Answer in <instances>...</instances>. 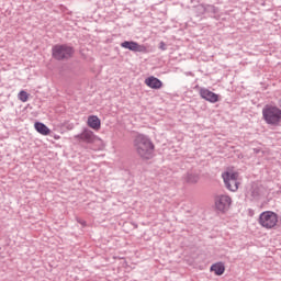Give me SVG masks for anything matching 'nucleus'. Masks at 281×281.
Segmentation results:
<instances>
[{
	"label": "nucleus",
	"mask_w": 281,
	"mask_h": 281,
	"mask_svg": "<svg viewBox=\"0 0 281 281\" xmlns=\"http://www.w3.org/2000/svg\"><path fill=\"white\" fill-rule=\"evenodd\" d=\"M134 148L142 159H153L155 145L148 136L138 134L134 139Z\"/></svg>",
	"instance_id": "1"
},
{
	"label": "nucleus",
	"mask_w": 281,
	"mask_h": 281,
	"mask_svg": "<svg viewBox=\"0 0 281 281\" xmlns=\"http://www.w3.org/2000/svg\"><path fill=\"white\" fill-rule=\"evenodd\" d=\"M262 116L266 124L270 126H278L281 122V109L276 105H265L262 109Z\"/></svg>",
	"instance_id": "2"
},
{
	"label": "nucleus",
	"mask_w": 281,
	"mask_h": 281,
	"mask_svg": "<svg viewBox=\"0 0 281 281\" xmlns=\"http://www.w3.org/2000/svg\"><path fill=\"white\" fill-rule=\"evenodd\" d=\"M74 56V47L63 44V45H55L53 47V58L55 60H69Z\"/></svg>",
	"instance_id": "3"
},
{
	"label": "nucleus",
	"mask_w": 281,
	"mask_h": 281,
	"mask_svg": "<svg viewBox=\"0 0 281 281\" xmlns=\"http://www.w3.org/2000/svg\"><path fill=\"white\" fill-rule=\"evenodd\" d=\"M259 225L266 229H273L278 225V214L266 211L259 215Z\"/></svg>",
	"instance_id": "4"
},
{
	"label": "nucleus",
	"mask_w": 281,
	"mask_h": 281,
	"mask_svg": "<svg viewBox=\"0 0 281 281\" xmlns=\"http://www.w3.org/2000/svg\"><path fill=\"white\" fill-rule=\"evenodd\" d=\"M223 179H224V183L227 188V190H229L231 192H236V190H238V173L237 172H229L226 171L225 173L222 175Z\"/></svg>",
	"instance_id": "5"
},
{
	"label": "nucleus",
	"mask_w": 281,
	"mask_h": 281,
	"mask_svg": "<svg viewBox=\"0 0 281 281\" xmlns=\"http://www.w3.org/2000/svg\"><path fill=\"white\" fill-rule=\"evenodd\" d=\"M121 47H123V49H130V52H138L140 54H146L147 52L146 46L139 45V43L133 41L122 42Z\"/></svg>",
	"instance_id": "6"
},
{
	"label": "nucleus",
	"mask_w": 281,
	"mask_h": 281,
	"mask_svg": "<svg viewBox=\"0 0 281 281\" xmlns=\"http://www.w3.org/2000/svg\"><path fill=\"white\" fill-rule=\"evenodd\" d=\"M229 205H232V198L229 195H220L215 200V207L218 212L229 210Z\"/></svg>",
	"instance_id": "7"
},
{
	"label": "nucleus",
	"mask_w": 281,
	"mask_h": 281,
	"mask_svg": "<svg viewBox=\"0 0 281 281\" xmlns=\"http://www.w3.org/2000/svg\"><path fill=\"white\" fill-rule=\"evenodd\" d=\"M77 142H83L85 144H93L95 142V134L90 130H83L81 134L75 136Z\"/></svg>",
	"instance_id": "8"
},
{
	"label": "nucleus",
	"mask_w": 281,
	"mask_h": 281,
	"mask_svg": "<svg viewBox=\"0 0 281 281\" xmlns=\"http://www.w3.org/2000/svg\"><path fill=\"white\" fill-rule=\"evenodd\" d=\"M200 98H202V100H206V102H211V104H216V102H218V94L206 88L200 89Z\"/></svg>",
	"instance_id": "9"
},
{
	"label": "nucleus",
	"mask_w": 281,
	"mask_h": 281,
	"mask_svg": "<svg viewBox=\"0 0 281 281\" xmlns=\"http://www.w3.org/2000/svg\"><path fill=\"white\" fill-rule=\"evenodd\" d=\"M145 85H147V87H149L150 89H161V87H164V82H161V80L154 76L145 79Z\"/></svg>",
	"instance_id": "10"
},
{
	"label": "nucleus",
	"mask_w": 281,
	"mask_h": 281,
	"mask_svg": "<svg viewBox=\"0 0 281 281\" xmlns=\"http://www.w3.org/2000/svg\"><path fill=\"white\" fill-rule=\"evenodd\" d=\"M199 179H201V177L199 176V173L193 172V171H188L184 176H183V181L186 183H189L190 186H194V183H199Z\"/></svg>",
	"instance_id": "11"
},
{
	"label": "nucleus",
	"mask_w": 281,
	"mask_h": 281,
	"mask_svg": "<svg viewBox=\"0 0 281 281\" xmlns=\"http://www.w3.org/2000/svg\"><path fill=\"white\" fill-rule=\"evenodd\" d=\"M88 126L93 128V131H100L101 122L100 119L95 115L88 117Z\"/></svg>",
	"instance_id": "12"
},
{
	"label": "nucleus",
	"mask_w": 281,
	"mask_h": 281,
	"mask_svg": "<svg viewBox=\"0 0 281 281\" xmlns=\"http://www.w3.org/2000/svg\"><path fill=\"white\" fill-rule=\"evenodd\" d=\"M34 126L35 131H37V133H40L41 135H49V133L52 132L49 127H47V125L41 122H35Z\"/></svg>",
	"instance_id": "13"
},
{
	"label": "nucleus",
	"mask_w": 281,
	"mask_h": 281,
	"mask_svg": "<svg viewBox=\"0 0 281 281\" xmlns=\"http://www.w3.org/2000/svg\"><path fill=\"white\" fill-rule=\"evenodd\" d=\"M211 271L215 272V276H223L225 273V265L223 262H217L211 266Z\"/></svg>",
	"instance_id": "14"
},
{
	"label": "nucleus",
	"mask_w": 281,
	"mask_h": 281,
	"mask_svg": "<svg viewBox=\"0 0 281 281\" xmlns=\"http://www.w3.org/2000/svg\"><path fill=\"white\" fill-rule=\"evenodd\" d=\"M18 98L21 102H27V100L30 99V94L25 92V90H21L18 94Z\"/></svg>",
	"instance_id": "15"
},
{
	"label": "nucleus",
	"mask_w": 281,
	"mask_h": 281,
	"mask_svg": "<svg viewBox=\"0 0 281 281\" xmlns=\"http://www.w3.org/2000/svg\"><path fill=\"white\" fill-rule=\"evenodd\" d=\"M200 12L203 14V12H205V7H203V4L200 5Z\"/></svg>",
	"instance_id": "16"
},
{
	"label": "nucleus",
	"mask_w": 281,
	"mask_h": 281,
	"mask_svg": "<svg viewBox=\"0 0 281 281\" xmlns=\"http://www.w3.org/2000/svg\"><path fill=\"white\" fill-rule=\"evenodd\" d=\"M160 49H166V44L164 42L160 43Z\"/></svg>",
	"instance_id": "17"
}]
</instances>
